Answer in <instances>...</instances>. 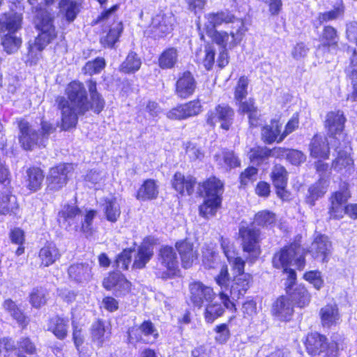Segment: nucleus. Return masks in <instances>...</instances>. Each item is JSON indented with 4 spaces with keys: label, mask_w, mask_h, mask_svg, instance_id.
Listing matches in <instances>:
<instances>
[{
    "label": "nucleus",
    "mask_w": 357,
    "mask_h": 357,
    "mask_svg": "<svg viewBox=\"0 0 357 357\" xmlns=\"http://www.w3.org/2000/svg\"><path fill=\"white\" fill-rule=\"evenodd\" d=\"M56 103L61 114L60 127L65 131L76 127L79 116L90 109L99 114L105 107L98 91H68L66 97L58 96Z\"/></svg>",
    "instance_id": "obj_1"
},
{
    "label": "nucleus",
    "mask_w": 357,
    "mask_h": 357,
    "mask_svg": "<svg viewBox=\"0 0 357 357\" xmlns=\"http://www.w3.org/2000/svg\"><path fill=\"white\" fill-rule=\"evenodd\" d=\"M18 127L19 143L26 151H31L36 147H45L50 135L56 130L54 126L47 121L41 122L40 133L29 122L24 120L19 121Z\"/></svg>",
    "instance_id": "obj_2"
},
{
    "label": "nucleus",
    "mask_w": 357,
    "mask_h": 357,
    "mask_svg": "<svg viewBox=\"0 0 357 357\" xmlns=\"http://www.w3.org/2000/svg\"><path fill=\"white\" fill-rule=\"evenodd\" d=\"M305 250L298 243L294 242L275 253L273 257L272 263L275 268H283L284 273L289 278V272L291 271H295L294 269L289 268V264L294 261L297 268L303 270L305 265Z\"/></svg>",
    "instance_id": "obj_3"
},
{
    "label": "nucleus",
    "mask_w": 357,
    "mask_h": 357,
    "mask_svg": "<svg viewBox=\"0 0 357 357\" xmlns=\"http://www.w3.org/2000/svg\"><path fill=\"white\" fill-rule=\"evenodd\" d=\"M53 15L47 10L40 8L37 10L35 24L40 33L33 43L29 44L30 51H41L55 38L56 31L53 25Z\"/></svg>",
    "instance_id": "obj_4"
},
{
    "label": "nucleus",
    "mask_w": 357,
    "mask_h": 357,
    "mask_svg": "<svg viewBox=\"0 0 357 357\" xmlns=\"http://www.w3.org/2000/svg\"><path fill=\"white\" fill-rule=\"evenodd\" d=\"M260 230L254 225L250 227L242 226L239 229V235L242 238V248L244 252L248 254V259L254 262L260 255Z\"/></svg>",
    "instance_id": "obj_5"
},
{
    "label": "nucleus",
    "mask_w": 357,
    "mask_h": 357,
    "mask_svg": "<svg viewBox=\"0 0 357 357\" xmlns=\"http://www.w3.org/2000/svg\"><path fill=\"white\" fill-rule=\"evenodd\" d=\"M178 266L177 255L172 247L162 246L158 254L155 275L157 277L167 279L169 271H174Z\"/></svg>",
    "instance_id": "obj_6"
},
{
    "label": "nucleus",
    "mask_w": 357,
    "mask_h": 357,
    "mask_svg": "<svg viewBox=\"0 0 357 357\" xmlns=\"http://www.w3.org/2000/svg\"><path fill=\"white\" fill-rule=\"evenodd\" d=\"M296 273L291 271L285 283L287 296L298 307H304L310 303L311 296L304 286L296 284Z\"/></svg>",
    "instance_id": "obj_7"
},
{
    "label": "nucleus",
    "mask_w": 357,
    "mask_h": 357,
    "mask_svg": "<svg viewBox=\"0 0 357 357\" xmlns=\"http://www.w3.org/2000/svg\"><path fill=\"white\" fill-rule=\"evenodd\" d=\"M73 170V165L69 163L60 164L51 168L47 176V189L51 191L61 189L66 184Z\"/></svg>",
    "instance_id": "obj_8"
},
{
    "label": "nucleus",
    "mask_w": 357,
    "mask_h": 357,
    "mask_svg": "<svg viewBox=\"0 0 357 357\" xmlns=\"http://www.w3.org/2000/svg\"><path fill=\"white\" fill-rule=\"evenodd\" d=\"M175 17L172 12H160L153 18L150 26L154 38H162L170 33L173 30Z\"/></svg>",
    "instance_id": "obj_9"
},
{
    "label": "nucleus",
    "mask_w": 357,
    "mask_h": 357,
    "mask_svg": "<svg viewBox=\"0 0 357 357\" xmlns=\"http://www.w3.org/2000/svg\"><path fill=\"white\" fill-rule=\"evenodd\" d=\"M128 333L130 343L139 341L153 342L158 337V331L151 321H144L139 326L129 328Z\"/></svg>",
    "instance_id": "obj_10"
},
{
    "label": "nucleus",
    "mask_w": 357,
    "mask_h": 357,
    "mask_svg": "<svg viewBox=\"0 0 357 357\" xmlns=\"http://www.w3.org/2000/svg\"><path fill=\"white\" fill-rule=\"evenodd\" d=\"M339 37L337 31L331 26H324L319 36L320 44L317 47V56H324L326 54L336 51L338 48Z\"/></svg>",
    "instance_id": "obj_11"
},
{
    "label": "nucleus",
    "mask_w": 357,
    "mask_h": 357,
    "mask_svg": "<svg viewBox=\"0 0 357 357\" xmlns=\"http://www.w3.org/2000/svg\"><path fill=\"white\" fill-rule=\"evenodd\" d=\"M346 118L343 112L340 110L332 111L327 114L326 119V127L328 129L329 137L334 140V142H340L343 138L342 131L344 128Z\"/></svg>",
    "instance_id": "obj_12"
},
{
    "label": "nucleus",
    "mask_w": 357,
    "mask_h": 357,
    "mask_svg": "<svg viewBox=\"0 0 357 357\" xmlns=\"http://www.w3.org/2000/svg\"><path fill=\"white\" fill-rule=\"evenodd\" d=\"M233 14L227 10L211 12L206 13L202 22L203 29L206 31L208 36L218 31L215 29L222 24L229 25Z\"/></svg>",
    "instance_id": "obj_13"
},
{
    "label": "nucleus",
    "mask_w": 357,
    "mask_h": 357,
    "mask_svg": "<svg viewBox=\"0 0 357 357\" xmlns=\"http://www.w3.org/2000/svg\"><path fill=\"white\" fill-rule=\"evenodd\" d=\"M308 252L317 261L327 263L332 253V243L326 235H318L311 243Z\"/></svg>",
    "instance_id": "obj_14"
},
{
    "label": "nucleus",
    "mask_w": 357,
    "mask_h": 357,
    "mask_svg": "<svg viewBox=\"0 0 357 357\" xmlns=\"http://www.w3.org/2000/svg\"><path fill=\"white\" fill-rule=\"evenodd\" d=\"M234 110L227 105H219L216 107L215 111L208 112L206 122L208 125L213 126L216 122L220 123L222 129L228 130L232 124Z\"/></svg>",
    "instance_id": "obj_15"
},
{
    "label": "nucleus",
    "mask_w": 357,
    "mask_h": 357,
    "mask_svg": "<svg viewBox=\"0 0 357 357\" xmlns=\"http://www.w3.org/2000/svg\"><path fill=\"white\" fill-rule=\"evenodd\" d=\"M190 301L193 305L199 308L202 307L204 302H211L215 294L212 288L200 282H194L189 285Z\"/></svg>",
    "instance_id": "obj_16"
},
{
    "label": "nucleus",
    "mask_w": 357,
    "mask_h": 357,
    "mask_svg": "<svg viewBox=\"0 0 357 357\" xmlns=\"http://www.w3.org/2000/svg\"><path fill=\"white\" fill-rule=\"evenodd\" d=\"M82 217L80 210L75 206H64L59 212L58 222L61 227L66 229H73L78 231L79 219Z\"/></svg>",
    "instance_id": "obj_17"
},
{
    "label": "nucleus",
    "mask_w": 357,
    "mask_h": 357,
    "mask_svg": "<svg viewBox=\"0 0 357 357\" xmlns=\"http://www.w3.org/2000/svg\"><path fill=\"white\" fill-rule=\"evenodd\" d=\"M350 197L347 189L337 191L333 194L331 200V206L328 213L331 219H340L345 214L347 202Z\"/></svg>",
    "instance_id": "obj_18"
},
{
    "label": "nucleus",
    "mask_w": 357,
    "mask_h": 357,
    "mask_svg": "<svg viewBox=\"0 0 357 357\" xmlns=\"http://www.w3.org/2000/svg\"><path fill=\"white\" fill-rule=\"evenodd\" d=\"M198 191L200 195L206 199L222 200L224 184L216 177H211L199 185Z\"/></svg>",
    "instance_id": "obj_19"
},
{
    "label": "nucleus",
    "mask_w": 357,
    "mask_h": 357,
    "mask_svg": "<svg viewBox=\"0 0 357 357\" xmlns=\"http://www.w3.org/2000/svg\"><path fill=\"white\" fill-rule=\"evenodd\" d=\"M105 289L112 290L116 296L128 293L130 289V282L119 272H114L109 275L104 281Z\"/></svg>",
    "instance_id": "obj_20"
},
{
    "label": "nucleus",
    "mask_w": 357,
    "mask_h": 357,
    "mask_svg": "<svg viewBox=\"0 0 357 357\" xmlns=\"http://www.w3.org/2000/svg\"><path fill=\"white\" fill-rule=\"evenodd\" d=\"M330 141L327 140L325 137L316 135L312 138L310 144V154L314 158H327L329 153L328 145L335 147L338 142H334L332 138Z\"/></svg>",
    "instance_id": "obj_21"
},
{
    "label": "nucleus",
    "mask_w": 357,
    "mask_h": 357,
    "mask_svg": "<svg viewBox=\"0 0 357 357\" xmlns=\"http://www.w3.org/2000/svg\"><path fill=\"white\" fill-rule=\"evenodd\" d=\"M272 313L280 321H289L294 313V307L286 296H280L273 304Z\"/></svg>",
    "instance_id": "obj_22"
},
{
    "label": "nucleus",
    "mask_w": 357,
    "mask_h": 357,
    "mask_svg": "<svg viewBox=\"0 0 357 357\" xmlns=\"http://www.w3.org/2000/svg\"><path fill=\"white\" fill-rule=\"evenodd\" d=\"M252 283V277L249 273H242L234 276L230 288L232 299H239L243 296Z\"/></svg>",
    "instance_id": "obj_23"
},
{
    "label": "nucleus",
    "mask_w": 357,
    "mask_h": 357,
    "mask_svg": "<svg viewBox=\"0 0 357 357\" xmlns=\"http://www.w3.org/2000/svg\"><path fill=\"white\" fill-rule=\"evenodd\" d=\"M69 278L76 283H86L92 277L91 267L86 263H77L70 265L68 269Z\"/></svg>",
    "instance_id": "obj_24"
},
{
    "label": "nucleus",
    "mask_w": 357,
    "mask_h": 357,
    "mask_svg": "<svg viewBox=\"0 0 357 357\" xmlns=\"http://www.w3.org/2000/svg\"><path fill=\"white\" fill-rule=\"evenodd\" d=\"M220 245L225 255L230 264H231L236 275L245 273V261L240 257H236L233 250V245L231 244L229 240L221 237Z\"/></svg>",
    "instance_id": "obj_25"
},
{
    "label": "nucleus",
    "mask_w": 357,
    "mask_h": 357,
    "mask_svg": "<svg viewBox=\"0 0 357 357\" xmlns=\"http://www.w3.org/2000/svg\"><path fill=\"white\" fill-rule=\"evenodd\" d=\"M175 246L180 255L183 268H190L197 258V252L193 249V244L185 239L176 242Z\"/></svg>",
    "instance_id": "obj_26"
},
{
    "label": "nucleus",
    "mask_w": 357,
    "mask_h": 357,
    "mask_svg": "<svg viewBox=\"0 0 357 357\" xmlns=\"http://www.w3.org/2000/svg\"><path fill=\"white\" fill-rule=\"evenodd\" d=\"M328 344L325 336L313 333L307 335L305 347L309 354L317 356L323 353L327 349Z\"/></svg>",
    "instance_id": "obj_27"
},
{
    "label": "nucleus",
    "mask_w": 357,
    "mask_h": 357,
    "mask_svg": "<svg viewBox=\"0 0 357 357\" xmlns=\"http://www.w3.org/2000/svg\"><path fill=\"white\" fill-rule=\"evenodd\" d=\"M40 266L48 267L54 264L61 257L58 248L53 243H47L39 251Z\"/></svg>",
    "instance_id": "obj_28"
},
{
    "label": "nucleus",
    "mask_w": 357,
    "mask_h": 357,
    "mask_svg": "<svg viewBox=\"0 0 357 357\" xmlns=\"http://www.w3.org/2000/svg\"><path fill=\"white\" fill-rule=\"evenodd\" d=\"M321 323L323 327L330 328L336 326L340 319L338 307L336 305H326L319 311Z\"/></svg>",
    "instance_id": "obj_29"
},
{
    "label": "nucleus",
    "mask_w": 357,
    "mask_h": 357,
    "mask_svg": "<svg viewBox=\"0 0 357 357\" xmlns=\"http://www.w3.org/2000/svg\"><path fill=\"white\" fill-rule=\"evenodd\" d=\"M195 183L193 177H185L181 172H176L172 181V187L175 190L181 195L186 192L188 195L192 194Z\"/></svg>",
    "instance_id": "obj_30"
},
{
    "label": "nucleus",
    "mask_w": 357,
    "mask_h": 357,
    "mask_svg": "<svg viewBox=\"0 0 357 357\" xmlns=\"http://www.w3.org/2000/svg\"><path fill=\"white\" fill-rule=\"evenodd\" d=\"M3 308L15 319L17 324L24 328L29 324V317L25 315L20 307L10 298L6 299L3 304Z\"/></svg>",
    "instance_id": "obj_31"
},
{
    "label": "nucleus",
    "mask_w": 357,
    "mask_h": 357,
    "mask_svg": "<svg viewBox=\"0 0 357 357\" xmlns=\"http://www.w3.org/2000/svg\"><path fill=\"white\" fill-rule=\"evenodd\" d=\"M68 319L55 316L47 323V331L52 332L58 339L63 340L68 335Z\"/></svg>",
    "instance_id": "obj_32"
},
{
    "label": "nucleus",
    "mask_w": 357,
    "mask_h": 357,
    "mask_svg": "<svg viewBox=\"0 0 357 357\" xmlns=\"http://www.w3.org/2000/svg\"><path fill=\"white\" fill-rule=\"evenodd\" d=\"M109 334L110 331L104 321L98 320L91 325V338L98 347H102L103 343L108 339Z\"/></svg>",
    "instance_id": "obj_33"
},
{
    "label": "nucleus",
    "mask_w": 357,
    "mask_h": 357,
    "mask_svg": "<svg viewBox=\"0 0 357 357\" xmlns=\"http://www.w3.org/2000/svg\"><path fill=\"white\" fill-rule=\"evenodd\" d=\"M158 186L153 179L146 180L139 188L136 198L140 201L152 200L157 198Z\"/></svg>",
    "instance_id": "obj_34"
},
{
    "label": "nucleus",
    "mask_w": 357,
    "mask_h": 357,
    "mask_svg": "<svg viewBox=\"0 0 357 357\" xmlns=\"http://www.w3.org/2000/svg\"><path fill=\"white\" fill-rule=\"evenodd\" d=\"M328 185V181L326 179L319 178L317 182L309 188L306 202L312 206H314L315 202L326 192Z\"/></svg>",
    "instance_id": "obj_35"
},
{
    "label": "nucleus",
    "mask_w": 357,
    "mask_h": 357,
    "mask_svg": "<svg viewBox=\"0 0 357 357\" xmlns=\"http://www.w3.org/2000/svg\"><path fill=\"white\" fill-rule=\"evenodd\" d=\"M102 207L106 219L111 222H116L121 213L120 204L118 203L116 198L104 199Z\"/></svg>",
    "instance_id": "obj_36"
},
{
    "label": "nucleus",
    "mask_w": 357,
    "mask_h": 357,
    "mask_svg": "<svg viewBox=\"0 0 357 357\" xmlns=\"http://www.w3.org/2000/svg\"><path fill=\"white\" fill-rule=\"evenodd\" d=\"M18 209L17 197L10 192H2L0 195V214H15Z\"/></svg>",
    "instance_id": "obj_37"
},
{
    "label": "nucleus",
    "mask_w": 357,
    "mask_h": 357,
    "mask_svg": "<svg viewBox=\"0 0 357 357\" xmlns=\"http://www.w3.org/2000/svg\"><path fill=\"white\" fill-rule=\"evenodd\" d=\"M229 24H230L228 27L229 29V34L233 40L239 44L247 31L243 20L236 17L233 14V18L231 19Z\"/></svg>",
    "instance_id": "obj_38"
},
{
    "label": "nucleus",
    "mask_w": 357,
    "mask_h": 357,
    "mask_svg": "<svg viewBox=\"0 0 357 357\" xmlns=\"http://www.w3.org/2000/svg\"><path fill=\"white\" fill-rule=\"evenodd\" d=\"M59 6L61 13L68 22H73L79 12V3L73 0H60Z\"/></svg>",
    "instance_id": "obj_39"
},
{
    "label": "nucleus",
    "mask_w": 357,
    "mask_h": 357,
    "mask_svg": "<svg viewBox=\"0 0 357 357\" xmlns=\"http://www.w3.org/2000/svg\"><path fill=\"white\" fill-rule=\"evenodd\" d=\"M153 255V249L146 245H142L137 249L135 255V259L132 264L134 268H143L149 261Z\"/></svg>",
    "instance_id": "obj_40"
},
{
    "label": "nucleus",
    "mask_w": 357,
    "mask_h": 357,
    "mask_svg": "<svg viewBox=\"0 0 357 357\" xmlns=\"http://www.w3.org/2000/svg\"><path fill=\"white\" fill-rule=\"evenodd\" d=\"M281 125L278 121H271L269 125L262 128L261 139L266 144H271L275 141L278 142V137L280 133Z\"/></svg>",
    "instance_id": "obj_41"
},
{
    "label": "nucleus",
    "mask_w": 357,
    "mask_h": 357,
    "mask_svg": "<svg viewBox=\"0 0 357 357\" xmlns=\"http://www.w3.org/2000/svg\"><path fill=\"white\" fill-rule=\"evenodd\" d=\"M340 142L337 143L335 147L337 152V157L332 163V168L336 171H340L343 168L350 166L353 164V160L349 156L347 150H342Z\"/></svg>",
    "instance_id": "obj_42"
},
{
    "label": "nucleus",
    "mask_w": 357,
    "mask_h": 357,
    "mask_svg": "<svg viewBox=\"0 0 357 357\" xmlns=\"http://www.w3.org/2000/svg\"><path fill=\"white\" fill-rule=\"evenodd\" d=\"M208 36L222 49H232L238 45L233 40L229 33L225 31H218Z\"/></svg>",
    "instance_id": "obj_43"
},
{
    "label": "nucleus",
    "mask_w": 357,
    "mask_h": 357,
    "mask_svg": "<svg viewBox=\"0 0 357 357\" xmlns=\"http://www.w3.org/2000/svg\"><path fill=\"white\" fill-rule=\"evenodd\" d=\"M27 187L32 191H37L40 188L44 175L42 170L38 167L29 168L26 171Z\"/></svg>",
    "instance_id": "obj_44"
},
{
    "label": "nucleus",
    "mask_w": 357,
    "mask_h": 357,
    "mask_svg": "<svg viewBox=\"0 0 357 357\" xmlns=\"http://www.w3.org/2000/svg\"><path fill=\"white\" fill-rule=\"evenodd\" d=\"M178 61V52L175 48L165 50L158 59L159 66L162 69H169L174 67Z\"/></svg>",
    "instance_id": "obj_45"
},
{
    "label": "nucleus",
    "mask_w": 357,
    "mask_h": 357,
    "mask_svg": "<svg viewBox=\"0 0 357 357\" xmlns=\"http://www.w3.org/2000/svg\"><path fill=\"white\" fill-rule=\"evenodd\" d=\"M240 109L248 114L249 123L251 127H257L261 124V119L257 108L254 106L252 100L242 102Z\"/></svg>",
    "instance_id": "obj_46"
},
{
    "label": "nucleus",
    "mask_w": 357,
    "mask_h": 357,
    "mask_svg": "<svg viewBox=\"0 0 357 357\" xmlns=\"http://www.w3.org/2000/svg\"><path fill=\"white\" fill-rule=\"evenodd\" d=\"M271 178L275 188H286L288 180V173L283 166L275 165L272 169Z\"/></svg>",
    "instance_id": "obj_47"
},
{
    "label": "nucleus",
    "mask_w": 357,
    "mask_h": 357,
    "mask_svg": "<svg viewBox=\"0 0 357 357\" xmlns=\"http://www.w3.org/2000/svg\"><path fill=\"white\" fill-rule=\"evenodd\" d=\"M123 26L121 22H113L107 35L101 39V43L104 46L112 47L117 41Z\"/></svg>",
    "instance_id": "obj_48"
},
{
    "label": "nucleus",
    "mask_w": 357,
    "mask_h": 357,
    "mask_svg": "<svg viewBox=\"0 0 357 357\" xmlns=\"http://www.w3.org/2000/svg\"><path fill=\"white\" fill-rule=\"evenodd\" d=\"M141 64V59L134 52H130L121 65V70L126 73H135L139 69Z\"/></svg>",
    "instance_id": "obj_49"
},
{
    "label": "nucleus",
    "mask_w": 357,
    "mask_h": 357,
    "mask_svg": "<svg viewBox=\"0 0 357 357\" xmlns=\"http://www.w3.org/2000/svg\"><path fill=\"white\" fill-rule=\"evenodd\" d=\"M221 199H211L204 198V203L199 206V213L206 218L213 216L220 207Z\"/></svg>",
    "instance_id": "obj_50"
},
{
    "label": "nucleus",
    "mask_w": 357,
    "mask_h": 357,
    "mask_svg": "<svg viewBox=\"0 0 357 357\" xmlns=\"http://www.w3.org/2000/svg\"><path fill=\"white\" fill-rule=\"evenodd\" d=\"M344 12V7L343 6L342 1L340 0V2L337 3V6L334 8L333 10L319 13L318 16V20L320 24L331 20H334L342 16Z\"/></svg>",
    "instance_id": "obj_51"
},
{
    "label": "nucleus",
    "mask_w": 357,
    "mask_h": 357,
    "mask_svg": "<svg viewBox=\"0 0 357 357\" xmlns=\"http://www.w3.org/2000/svg\"><path fill=\"white\" fill-rule=\"evenodd\" d=\"M31 355L36 352L35 344L29 337H22L17 344V357H26L22 352Z\"/></svg>",
    "instance_id": "obj_52"
},
{
    "label": "nucleus",
    "mask_w": 357,
    "mask_h": 357,
    "mask_svg": "<svg viewBox=\"0 0 357 357\" xmlns=\"http://www.w3.org/2000/svg\"><path fill=\"white\" fill-rule=\"evenodd\" d=\"M3 21L6 29L10 32H15L21 28L22 15L18 13H10L5 15Z\"/></svg>",
    "instance_id": "obj_53"
},
{
    "label": "nucleus",
    "mask_w": 357,
    "mask_h": 357,
    "mask_svg": "<svg viewBox=\"0 0 357 357\" xmlns=\"http://www.w3.org/2000/svg\"><path fill=\"white\" fill-rule=\"evenodd\" d=\"M105 67V61L102 57H98L93 61H88L82 68V73L84 75L91 76L98 74Z\"/></svg>",
    "instance_id": "obj_54"
},
{
    "label": "nucleus",
    "mask_w": 357,
    "mask_h": 357,
    "mask_svg": "<svg viewBox=\"0 0 357 357\" xmlns=\"http://www.w3.org/2000/svg\"><path fill=\"white\" fill-rule=\"evenodd\" d=\"M271 149L267 147H255L251 149L248 157L252 162L259 164L270 157Z\"/></svg>",
    "instance_id": "obj_55"
},
{
    "label": "nucleus",
    "mask_w": 357,
    "mask_h": 357,
    "mask_svg": "<svg viewBox=\"0 0 357 357\" xmlns=\"http://www.w3.org/2000/svg\"><path fill=\"white\" fill-rule=\"evenodd\" d=\"M21 43V39L13 36L11 33L6 34L1 41V44L8 54L15 52L20 47Z\"/></svg>",
    "instance_id": "obj_56"
},
{
    "label": "nucleus",
    "mask_w": 357,
    "mask_h": 357,
    "mask_svg": "<svg viewBox=\"0 0 357 357\" xmlns=\"http://www.w3.org/2000/svg\"><path fill=\"white\" fill-rule=\"evenodd\" d=\"M47 292L43 288L34 289L30 294V303L33 307L39 308L45 305Z\"/></svg>",
    "instance_id": "obj_57"
},
{
    "label": "nucleus",
    "mask_w": 357,
    "mask_h": 357,
    "mask_svg": "<svg viewBox=\"0 0 357 357\" xmlns=\"http://www.w3.org/2000/svg\"><path fill=\"white\" fill-rule=\"evenodd\" d=\"M275 220V215L273 213L268 211H261L255 215L252 225L268 227V225L274 224Z\"/></svg>",
    "instance_id": "obj_58"
},
{
    "label": "nucleus",
    "mask_w": 357,
    "mask_h": 357,
    "mask_svg": "<svg viewBox=\"0 0 357 357\" xmlns=\"http://www.w3.org/2000/svg\"><path fill=\"white\" fill-rule=\"evenodd\" d=\"M196 81L188 71L183 73L176 82V89H195Z\"/></svg>",
    "instance_id": "obj_59"
},
{
    "label": "nucleus",
    "mask_w": 357,
    "mask_h": 357,
    "mask_svg": "<svg viewBox=\"0 0 357 357\" xmlns=\"http://www.w3.org/2000/svg\"><path fill=\"white\" fill-rule=\"evenodd\" d=\"M225 312L221 304L214 303L208 305L205 310V319L208 323H213L217 318L222 316Z\"/></svg>",
    "instance_id": "obj_60"
},
{
    "label": "nucleus",
    "mask_w": 357,
    "mask_h": 357,
    "mask_svg": "<svg viewBox=\"0 0 357 357\" xmlns=\"http://www.w3.org/2000/svg\"><path fill=\"white\" fill-rule=\"evenodd\" d=\"M185 153L191 161L202 160L204 155L199 147L191 142L184 144Z\"/></svg>",
    "instance_id": "obj_61"
},
{
    "label": "nucleus",
    "mask_w": 357,
    "mask_h": 357,
    "mask_svg": "<svg viewBox=\"0 0 357 357\" xmlns=\"http://www.w3.org/2000/svg\"><path fill=\"white\" fill-rule=\"evenodd\" d=\"M132 250L131 249H126L119 254L115 261L117 268L127 270L131 261Z\"/></svg>",
    "instance_id": "obj_62"
},
{
    "label": "nucleus",
    "mask_w": 357,
    "mask_h": 357,
    "mask_svg": "<svg viewBox=\"0 0 357 357\" xmlns=\"http://www.w3.org/2000/svg\"><path fill=\"white\" fill-rule=\"evenodd\" d=\"M215 50L211 45L205 46L204 56L202 60V63L206 70H211L215 61Z\"/></svg>",
    "instance_id": "obj_63"
},
{
    "label": "nucleus",
    "mask_w": 357,
    "mask_h": 357,
    "mask_svg": "<svg viewBox=\"0 0 357 357\" xmlns=\"http://www.w3.org/2000/svg\"><path fill=\"white\" fill-rule=\"evenodd\" d=\"M258 170L254 167H248L240 175V182L242 185H246L257 179Z\"/></svg>",
    "instance_id": "obj_64"
}]
</instances>
